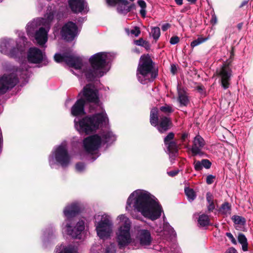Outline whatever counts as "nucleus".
Wrapping results in <instances>:
<instances>
[{
    "mask_svg": "<svg viewBox=\"0 0 253 253\" xmlns=\"http://www.w3.org/2000/svg\"><path fill=\"white\" fill-rule=\"evenodd\" d=\"M110 56V53L106 52H99L94 54L89 59L91 67L84 66L82 58L76 55L55 54L54 58L56 62H66L69 66L84 73L87 79L91 80L95 77L103 76L109 71L110 67L108 63Z\"/></svg>",
    "mask_w": 253,
    "mask_h": 253,
    "instance_id": "obj_1",
    "label": "nucleus"
},
{
    "mask_svg": "<svg viewBox=\"0 0 253 253\" xmlns=\"http://www.w3.org/2000/svg\"><path fill=\"white\" fill-rule=\"evenodd\" d=\"M133 208L152 220L159 218L162 211L157 199L149 192L142 190H135L127 199L126 210L130 211Z\"/></svg>",
    "mask_w": 253,
    "mask_h": 253,
    "instance_id": "obj_2",
    "label": "nucleus"
},
{
    "mask_svg": "<svg viewBox=\"0 0 253 253\" xmlns=\"http://www.w3.org/2000/svg\"><path fill=\"white\" fill-rule=\"evenodd\" d=\"M56 14L55 7L54 5L50 6L47 8L44 18L37 19L27 25V31L28 33H31L38 26L42 24L44 27H41L37 31L35 34V38L40 45L44 44L47 41V33L49 29V23L52 20Z\"/></svg>",
    "mask_w": 253,
    "mask_h": 253,
    "instance_id": "obj_3",
    "label": "nucleus"
},
{
    "mask_svg": "<svg viewBox=\"0 0 253 253\" xmlns=\"http://www.w3.org/2000/svg\"><path fill=\"white\" fill-rule=\"evenodd\" d=\"M80 208L76 203L67 206L64 210V214L67 218L65 232L74 238L80 239L81 234L84 229V222L83 220L78 221L73 218L79 212Z\"/></svg>",
    "mask_w": 253,
    "mask_h": 253,
    "instance_id": "obj_4",
    "label": "nucleus"
},
{
    "mask_svg": "<svg viewBox=\"0 0 253 253\" xmlns=\"http://www.w3.org/2000/svg\"><path fill=\"white\" fill-rule=\"evenodd\" d=\"M76 129L80 132L89 134L98 129L99 127L106 125L108 118L104 111L90 116H87L78 122L74 121Z\"/></svg>",
    "mask_w": 253,
    "mask_h": 253,
    "instance_id": "obj_5",
    "label": "nucleus"
},
{
    "mask_svg": "<svg viewBox=\"0 0 253 253\" xmlns=\"http://www.w3.org/2000/svg\"><path fill=\"white\" fill-rule=\"evenodd\" d=\"M116 137L110 130L103 131L99 134H95L85 138L83 141L84 150L88 153H96L102 144L112 143Z\"/></svg>",
    "mask_w": 253,
    "mask_h": 253,
    "instance_id": "obj_6",
    "label": "nucleus"
},
{
    "mask_svg": "<svg viewBox=\"0 0 253 253\" xmlns=\"http://www.w3.org/2000/svg\"><path fill=\"white\" fill-rule=\"evenodd\" d=\"M136 76L138 81L142 84L152 82L157 74L153 69L152 61L148 56H142L137 69Z\"/></svg>",
    "mask_w": 253,
    "mask_h": 253,
    "instance_id": "obj_7",
    "label": "nucleus"
},
{
    "mask_svg": "<svg viewBox=\"0 0 253 253\" xmlns=\"http://www.w3.org/2000/svg\"><path fill=\"white\" fill-rule=\"evenodd\" d=\"M22 66H25V69H16L15 73L13 71L10 74H5L0 78V94H3L8 90L13 88L18 83V75L21 78L24 80L27 79L29 76L28 68L26 67V63H23Z\"/></svg>",
    "mask_w": 253,
    "mask_h": 253,
    "instance_id": "obj_8",
    "label": "nucleus"
},
{
    "mask_svg": "<svg viewBox=\"0 0 253 253\" xmlns=\"http://www.w3.org/2000/svg\"><path fill=\"white\" fill-rule=\"evenodd\" d=\"M120 227L117 232V239L120 248L127 245L131 241L130 229L131 222L125 214L118 216Z\"/></svg>",
    "mask_w": 253,
    "mask_h": 253,
    "instance_id": "obj_9",
    "label": "nucleus"
},
{
    "mask_svg": "<svg viewBox=\"0 0 253 253\" xmlns=\"http://www.w3.org/2000/svg\"><path fill=\"white\" fill-rule=\"evenodd\" d=\"M25 38H21L20 40L22 42V44L19 45L17 44L16 47L13 48H11V46L14 44L13 40L3 39L0 43V51L2 53L7 54L11 57L22 59L25 57Z\"/></svg>",
    "mask_w": 253,
    "mask_h": 253,
    "instance_id": "obj_10",
    "label": "nucleus"
},
{
    "mask_svg": "<svg viewBox=\"0 0 253 253\" xmlns=\"http://www.w3.org/2000/svg\"><path fill=\"white\" fill-rule=\"evenodd\" d=\"M55 161L62 167H66L69 164L70 157L68 153L65 142L58 146L49 156V163L51 167L55 163Z\"/></svg>",
    "mask_w": 253,
    "mask_h": 253,
    "instance_id": "obj_11",
    "label": "nucleus"
},
{
    "mask_svg": "<svg viewBox=\"0 0 253 253\" xmlns=\"http://www.w3.org/2000/svg\"><path fill=\"white\" fill-rule=\"evenodd\" d=\"M95 219H100L96 224V230L97 235L102 239L109 238L112 232L113 224L110 217L105 214L101 216L98 215L95 216Z\"/></svg>",
    "mask_w": 253,
    "mask_h": 253,
    "instance_id": "obj_12",
    "label": "nucleus"
},
{
    "mask_svg": "<svg viewBox=\"0 0 253 253\" xmlns=\"http://www.w3.org/2000/svg\"><path fill=\"white\" fill-rule=\"evenodd\" d=\"M232 73V71L229 63H227L223 64L216 70V74L220 79L221 85L224 89H227L229 86Z\"/></svg>",
    "mask_w": 253,
    "mask_h": 253,
    "instance_id": "obj_13",
    "label": "nucleus"
},
{
    "mask_svg": "<svg viewBox=\"0 0 253 253\" xmlns=\"http://www.w3.org/2000/svg\"><path fill=\"white\" fill-rule=\"evenodd\" d=\"M83 95L87 101L93 103L95 107L101 108L99 103L97 91L95 89L94 85L88 84L84 87Z\"/></svg>",
    "mask_w": 253,
    "mask_h": 253,
    "instance_id": "obj_14",
    "label": "nucleus"
},
{
    "mask_svg": "<svg viewBox=\"0 0 253 253\" xmlns=\"http://www.w3.org/2000/svg\"><path fill=\"white\" fill-rule=\"evenodd\" d=\"M78 28L76 25L72 22H69L66 23L61 31L62 37L67 41H71L77 36Z\"/></svg>",
    "mask_w": 253,
    "mask_h": 253,
    "instance_id": "obj_15",
    "label": "nucleus"
},
{
    "mask_svg": "<svg viewBox=\"0 0 253 253\" xmlns=\"http://www.w3.org/2000/svg\"><path fill=\"white\" fill-rule=\"evenodd\" d=\"M45 58V55L40 49L37 47H31L27 53V59L29 62L33 63H38Z\"/></svg>",
    "mask_w": 253,
    "mask_h": 253,
    "instance_id": "obj_16",
    "label": "nucleus"
},
{
    "mask_svg": "<svg viewBox=\"0 0 253 253\" xmlns=\"http://www.w3.org/2000/svg\"><path fill=\"white\" fill-rule=\"evenodd\" d=\"M68 2L72 11L75 13H86L88 11L84 0H69Z\"/></svg>",
    "mask_w": 253,
    "mask_h": 253,
    "instance_id": "obj_17",
    "label": "nucleus"
},
{
    "mask_svg": "<svg viewBox=\"0 0 253 253\" xmlns=\"http://www.w3.org/2000/svg\"><path fill=\"white\" fill-rule=\"evenodd\" d=\"M106 1L110 6L117 5V10L120 13H126L130 11V8L127 6L128 2L126 0H106Z\"/></svg>",
    "mask_w": 253,
    "mask_h": 253,
    "instance_id": "obj_18",
    "label": "nucleus"
},
{
    "mask_svg": "<svg viewBox=\"0 0 253 253\" xmlns=\"http://www.w3.org/2000/svg\"><path fill=\"white\" fill-rule=\"evenodd\" d=\"M205 145V142L204 139L200 135L196 136L193 141L191 151L193 155H202L203 153L202 150Z\"/></svg>",
    "mask_w": 253,
    "mask_h": 253,
    "instance_id": "obj_19",
    "label": "nucleus"
},
{
    "mask_svg": "<svg viewBox=\"0 0 253 253\" xmlns=\"http://www.w3.org/2000/svg\"><path fill=\"white\" fill-rule=\"evenodd\" d=\"M85 101L83 99H79L71 109V114L74 116L84 115Z\"/></svg>",
    "mask_w": 253,
    "mask_h": 253,
    "instance_id": "obj_20",
    "label": "nucleus"
},
{
    "mask_svg": "<svg viewBox=\"0 0 253 253\" xmlns=\"http://www.w3.org/2000/svg\"><path fill=\"white\" fill-rule=\"evenodd\" d=\"M138 238L142 246L149 245L152 241L150 233L147 230H140L138 233Z\"/></svg>",
    "mask_w": 253,
    "mask_h": 253,
    "instance_id": "obj_21",
    "label": "nucleus"
},
{
    "mask_svg": "<svg viewBox=\"0 0 253 253\" xmlns=\"http://www.w3.org/2000/svg\"><path fill=\"white\" fill-rule=\"evenodd\" d=\"M171 122L167 117H160L159 122L157 123V127L159 132L163 133L169 128Z\"/></svg>",
    "mask_w": 253,
    "mask_h": 253,
    "instance_id": "obj_22",
    "label": "nucleus"
},
{
    "mask_svg": "<svg viewBox=\"0 0 253 253\" xmlns=\"http://www.w3.org/2000/svg\"><path fill=\"white\" fill-rule=\"evenodd\" d=\"M178 98L177 100L180 106H186L189 103V99L187 93L183 88H177Z\"/></svg>",
    "mask_w": 253,
    "mask_h": 253,
    "instance_id": "obj_23",
    "label": "nucleus"
},
{
    "mask_svg": "<svg viewBox=\"0 0 253 253\" xmlns=\"http://www.w3.org/2000/svg\"><path fill=\"white\" fill-rule=\"evenodd\" d=\"M167 146L168 150L169 153L170 157H175L176 156V154L178 152V147L176 143L174 142H170Z\"/></svg>",
    "mask_w": 253,
    "mask_h": 253,
    "instance_id": "obj_24",
    "label": "nucleus"
},
{
    "mask_svg": "<svg viewBox=\"0 0 253 253\" xmlns=\"http://www.w3.org/2000/svg\"><path fill=\"white\" fill-rule=\"evenodd\" d=\"M150 121L152 126H156L158 122V110L157 108H153L151 110Z\"/></svg>",
    "mask_w": 253,
    "mask_h": 253,
    "instance_id": "obj_25",
    "label": "nucleus"
},
{
    "mask_svg": "<svg viewBox=\"0 0 253 253\" xmlns=\"http://www.w3.org/2000/svg\"><path fill=\"white\" fill-rule=\"evenodd\" d=\"M198 221L201 226H207L210 224L209 217L207 215L205 214L200 215Z\"/></svg>",
    "mask_w": 253,
    "mask_h": 253,
    "instance_id": "obj_26",
    "label": "nucleus"
},
{
    "mask_svg": "<svg viewBox=\"0 0 253 253\" xmlns=\"http://www.w3.org/2000/svg\"><path fill=\"white\" fill-rule=\"evenodd\" d=\"M60 248H62V250L59 252H58V249H57L56 252L57 253H78L76 247L70 246L68 247L64 248V247L61 246Z\"/></svg>",
    "mask_w": 253,
    "mask_h": 253,
    "instance_id": "obj_27",
    "label": "nucleus"
},
{
    "mask_svg": "<svg viewBox=\"0 0 253 253\" xmlns=\"http://www.w3.org/2000/svg\"><path fill=\"white\" fill-rule=\"evenodd\" d=\"M185 193L188 199L190 201H193L196 198L195 193L191 188H186L185 189Z\"/></svg>",
    "mask_w": 253,
    "mask_h": 253,
    "instance_id": "obj_28",
    "label": "nucleus"
},
{
    "mask_svg": "<svg viewBox=\"0 0 253 253\" xmlns=\"http://www.w3.org/2000/svg\"><path fill=\"white\" fill-rule=\"evenodd\" d=\"M232 219L236 224L243 225L246 223V220L245 218L239 215L233 216Z\"/></svg>",
    "mask_w": 253,
    "mask_h": 253,
    "instance_id": "obj_29",
    "label": "nucleus"
},
{
    "mask_svg": "<svg viewBox=\"0 0 253 253\" xmlns=\"http://www.w3.org/2000/svg\"><path fill=\"white\" fill-rule=\"evenodd\" d=\"M160 29L159 27H155L152 28L150 35H152L154 39L155 40H158L160 36Z\"/></svg>",
    "mask_w": 253,
    "mask_h": 253,
    "instance_id": "obj_30",
    "label": "nucleus"
},
{
    "mask_svg": "<svg viewBox=\"0 0 253 253\" xmlns=\"http://www.w3.org/2000/svg\"><path fill=\"white\" fill-rule=\"evenodd\" d=\"M208 39V38H204L203 37H199L197 40L193 41L191 43V46L192 47H194L202 43L206 42Z\"/></svg>",
    "mask_w": 253,
    "mask_h": 253,
    "instance_id": "obj_31",
    "label": "nucleus"
},
{
    "mask_svg": "<svg viewBox=\"0 0 253 253\" xmlns=\"http://www.w3.org/2000/svg\"><path fill=\"white\" fill-rule=\"evenodd\" d=\"M116 247L114 243H111L106 247L104 253H115Z\"/></svg>",
    "mask_w": 253,
    "mask_h": 253,
    "instance_id": "obj_32",
    "label": "nucleus"
},
{
    "mask_svg": "<svg viewBox=\"0 0 253 253\" xmlns=\"http://www.w3.org/2000/svg\"><path fill=\"white\" fill-rule=\"evenodd\" d=\"M166 231L168 232L170 236H175V234L173 229L168 223H166L164 225V232Z\"/></svg>",
    "mask_w": 253,
    "mask_h": 253,
    "instance_id": "obj_33",
    "label": "nucleus"
},
{
    "mask_svg": "<svg viewBox=\"0 0 253 253\" xmlns=\"http://www.w3.org/2000/svg\"><path fill=\"white\" fill-rule=\"evenodd\" d=\"M173 137L174 134L172 132L169 133L164 139L165 145H168L169 142H172L171 140L173 139Z\"/></svg>",
    "mask_w": 253,
    "mask_h": 253,
    "instance_id": "obj_34",
    "label": "nucleus"
},
{
    "mask_svg": "<svg viewBox=\"0 0 253 253\" xmlns=\"http://www.w3.org/2000/svg\"><path fill=\"white\" fill-rule=\"evenodd\" d=\"M221 211L226 214L227 213H229V211H230V206H229L228 203H225L221 207Z\"/></svg>",
    "mask_w": 253,
    "mask_h": 253,
    "instance_id": "obj_35",
    "label": "nucleus"
},
{
    "mask_svg": "<svg viewBox=\"0 0 253 253\" xmlns=\"http://www.w3.org/2000/svg\"><path fill=\"white\" fill-rule=\"evenodd\" d=\"M201 163L203 166V168L206 169H209L211 166V163L209 160L207 159H203L201 161Z\"/></svg>",
    "mask_w": 253,
    "mask_h": 253,
    "instance_id": "obj_36",
    "label": "nucleus"
},
{
    "mask_svg": "<svg viewBox=\"0 0 253 253\" xmlns=\"http://www.w3.org/2000/svg\"><path fill=\"white\" fill-rule=\"evenodd\" d=\"M160 110L161 111L166 113H171L172 111L171 107L169 105L162 106L160 108Z\"/></svg>",
    "mask_w": 253,
    "mask_h": 253,
    "instance_id": "obj_37",
    "label": "nucleus"
},
{
    "mask_svg": "<svg viewBox=\"0 0 253 253\" xmlns=\"http://www.w3.org/2000/svg\"><path fill=\"white\" fill-rule=\"evenodd\" d=\"M238 241L240 244L246 243L247 242V239L245 236L241 233L239 234L238 237Z\"/></svg>",
    "mask_w": 253,
    "mask_h": 253,
    "instance_id": "obj_38",
    "label": "nucleus"
},
{
    "mask_svg": "<svg viewBox=\"0 0 253 253\" xmlns=\"http://www.w3.org/2000/svg\"><path fill=\"white\" fill-rule=\"evenodd\" d=\"M194 168L196 170L199 171L203 169V166L201 163V161H195L194 163Z\"/></svg>",
    "mask_w": 253,
    "mask_h": 253,
    "instance_id": "obj_39",
    "label": "nucleus"
},
{
    "mask_svg": "<svg viewBox=\"0 0 253 253\" xmlns=\"http://www.w3.org/2000/svg\"><path fill=\"white\" fill-rule=\"evenodd\" d=\"M76 170L79 172L83 171L85 169V166L83 163H78L76 165Z\"/></svg>",
    "mask_w": 253,
    "mask_h": 253,
    "instance_id": "obj_40",
    "label": "nucleus"
},
{
    "mask_svg": "<svg viewBox=\"0 0 253 253\" xmlns=\"http://www.w3.org/2000/svg\"><path fill=\"white\" fill-rule=\"evenodd\" d=\"M130 33L135 35V37H137L140 34V31L138 27H136L134 29L131 30Z\"/></svg>",
    "mask_w": 253,
    "mask_h": 253,
    "instance_id": "obj_41",
    "label": "nucleus"
},
{
    "mask_svg": "<svg viewBox=\"0 0 253 253\" xmlns=\"http://www.w3.org/2000/svg\"><path fill=\"white\" fill-rule=\"evenodd\" d=\"M215 176L212 175H209L207 177L206 182L208 184H211L213 182Z\"/></svg>",
    "mask_w": 253,
    "mask_h": 253,
    "instance_id": "obj_42",
    "label": "nucleus"
},
{
    "mask_svg": "<svg viewBox=\"0 0 253 253\" xmlns=\"http://www.w3.org/2000/svg\"><path fill=\"white\" fill-rule=\"evenodd\" d=\"M134 43L137 45L144 46L146 43V41H144L142 39H140L138 40L134 41Z\"/></svg>",
    "mask_w": 253,
    "mask_h": 253,
    "instance_id": "obj_43",
    "label": "nucleus"
},
{
    "mask_svg": "<svg viewBox=\"0 0 253 253\" xmlns=\"http://www.w3.org/2000/svg\"><path fill=\"white\" fill-rule=\"evenodd\" d=\"M179 41V38L177 36L172 37L170 38V43L174 44L178 43Z\"/></svg>",
    "mask_w": 253,
    "mask_h": 253,
    "instance_id": "obj_44",
    "label": "nucleus"
},
{
    "mask_svg": "<svg viewBox=\"0 0 253 253\" xmlns=\"http://www.w3.org/2000/svg\"><path fill=\"white\" fill-rule=\"evenodd\" d=\"M138 4L141 7V8H146V3L143 0H138L137 1Z\"/></svg>",
    "mask_w": 253,
    "mask_h": 253,
    "instance_id": "obj_45",
    "label": "nucleus"
},
{
    "mask_svg": "<svg viewBox=\"0 0 253 253\" xmlns=\"http://www.w3.org/2000/svg\"><path fill=\"white\" fill-rule=\"evenodd\" d=\"M207 200L208 203L213 202V198L210 193H207L206 195Z\"/></svg>",
    "mask_w": 253,
    "mask_h": 253,
    "instance_id": "obj_46",
    "label": "nucleus"
},
{
    "mask_svg": "<svg viewBox=\"0 0 253 253\" xmlns=\"http://www.w3.org/2000/svg\"><path fill=\"white\" fill-rule=\"evenodd\" d=\"M178 172H179V170H171V171H168L167 172V173L168 174V175L169 176L173 177V176H174L176 175H177Z\"/></svg>",
    "mask_w": 253,
    "mask_h": 253,
    "instance_id": "obj_47",
    "label": "nucleus"
},
{
    "mask_svg": "<svg viewBox=\"0 0 253 253\" xmlns=\"http://www.w3.org/2000/svg\"><path fill=\"white\" fill-rule=\"evenodd\" d=\"M208 209L209 211H212L214 209V205L213 202L208 203Z\"/></svg>",
    "mask_w": 253,
    "mask_h": 253,
    "instance_id": "obj_48",
    "label": "nucleus"
},
{
    "mask_svg": "<svg viewBox=\"0 0 253 253\" xmlns=\"http://www.w3.org/2000/svg\"><path fill=\"white\" fill-rule=\"evenodd\" d=\"M170 71L172 73V74H175L176 72H177V67L176 66L174 65V64H172L171 65V69H170Z\"/></svg>",
    "mask_w": 253,
    "mask_h": 253,
    "instance_id": "obj_49",
    "label": "nucleus"
},
{
    "mask_svg": "<svg viewBox=\"0 0 253 253\" xmlns=\"http://www.w3.org/2000/svg\"><path fill=\"white\" fill-rule=\"evenodd\" d=\"M170 27V25L168 23L164 24L162 27V29L163 31H167Z\"/></svg>",
    "mask_w": 253,
    "mask_h": 253,
    "instance_id": "obj_50",
    "label": "nucleus"
},
{
    "mask_svg": "<svg viewBox=\"0 0 253 253\" xmlns=\"http://www.w3.org/2000/svg\"><path fill=\"white\" fill-rule=\"evenodd\" d=\"M140 13L143 17H145L146 14V8H141Z\"/></svg>",
    "mask_w": 253,
    "mask_h": 253,
    "instance_id": "obj_51",
    "label": "nucleus"
},
{
    "mask_svg": "<svg viewBox=\"0 0 253 253\" xmlns=\"http://www.w3.org/2000/svg\"><path fill=\"white\" fill-rule=\"evenodd\" d=\"M242 244V250L244 251H247L248 250V243H243Z\"/></svg>",
    "mask_w": 253,
    "mask_h": 253,
    "instance_id": "obj_52",
    "label": "nucleus"
},
{
    "mask_svg": "<svg viewBox=\"0 0 253 253\" xmlns=\"http://www.w3.org/2000/svg\"><path fill=\"white\" fill-rule=\"evenodd\" d=\"M226 253H238L237 251L233 248H231L228 250Z\"/></svg>",
    "mask_w": 253,
    "mask_h": 253,
    "instance_id": "obj_53",
    "label": "nucleus"
},
{
    "mask_svg": "<svg viewBox=\"0 0 253 253\" xmlns=\"http://www.w3.org/2000/svg\"><path fill=\"white\" fill-rule=\"evenodd\" d=\"M226 235L229 238L230 240H231L234 238L233 235L229 232H227L226 233Z\"/></svg>",
    "mask_w": 253,
    "mask_h": 253,
    "instance_id": "obj_54",
    "label": "nucleus"
},
{
    "mask_svg": "<svg viewBox=\"0 0 253 253\" xmlns=\"http://www.w3.org/2000/svg\"><path fill=\"white\" fill-rule=\"evenodd\" d=\"M95 248H98V249H100V247H99V246H96L92 247V248L91 249V252L92 253H96L95 252V249H94Z\"/></svg>",
    "mask_w": 253,
    "mask_h": 253,
    "instance_id": "obj_55",
    "label": "nucleus"
},
{
    "mask_svg": "<svg viewBox=\"0 0 253 253\" xmlns=\"http://www.w3.org/2000/svg\"><path fill=\"white\" fill-rule=\"evenodd\" d=\"M187 136H188L187 134H186V133L183 134L182 135V137H181L182 140L184 141L186 139V138L187 137Z\"/></svg>",
    "mask_w": 253,
    "mask_h": 253,
    "instance_id": "obj_56",
    "label": "nucleus"
},
{
    "mask_svg": "<svg viewBox=\"0 0 253 253\" xmlns=\"http://www.w3.org/2000/svg\"><path fill=\"white\" fill-rule=\"evenodd\" d=\"M175 1L178 5H181L182 4L183 0H175Z\"/></svg>",
    "mask_w": 253,
    "mask_h": 253,
    "instance_id": "obj_57",
    "label": "nucleus"
},
{
    "mask_svg": "<svg viewBox=\"0 0 253 253\" xmlns=\"http://www.w3.org/2000/svg\"><path fill=\"white\" fill-rule=\"evenodd\" d=\"M231 240V242H232L233 244H235H235H237L236 241L235 239L234 238V237L232 239H231V240Z\"/></svg>",
    "mask_w": 253,
    "mask_h": 253,
    "instance_id": "obj_58",
    "label": "nucleus"
},
{
    "mask_svg": "<svg viewBox=\"0 0 253 253\" xmlns=\"http://www.w3.org/2000/svg\"><path fill=\"white\" fill-rule=\"evenodd\" d=\"M247 1H244L242 2V4L240 5V7H243L244 5H246L247 3Z\"/></svg>",
    "mask_w": 253,
    "mask_h": 253,
    "instance_id": "obj_59",
    "label": "nucleus"
},
{
    "mask_svg": "<svg viewBox=\"0 0 253 253\" xmlns=\"http://www.w3.org/2000/svg\"><path fill=\"white\" fill-rule=\"evenodd\" d=\"M187 0L191 3H194L197 0Z\"/></svg>",
    "mask_w": 253,
    "mask_h": 253,
    "instance_id": "obj_60",
    "label": "nucleus"
},
{
    "mask_svg": "<svg viewBox=\"0 0 253 253\" xmlns=\"http://www.w3.org/2000/svg\"><path fill=\"white\" fill-rule=\"evenodd\" d=\"M242 23H240L238 25V28L239 30H240L241 28H242Z\"/></svg>",
    "mask_w": 253,
    "mask_h": 253,
    "instance_id": "obj_61",
    "label": "nucleus"
},
{
    "mask_svg": "<svg viewBox=\"0 0 253 253\" xmlns=\"http://www.w3.org/2000/svg\"><path fill=\"white\" fill-rule=\"evenodd\" d=\"M212 20H214V23H215L216 22V18L215 16L214 17H213V16H212Z\"/></svg>",
    "mask_w": 253,
    "mask_h": 253,
    "instance_id": "obj_62",
    "label": "nucleus"
},
{
    "mask_svg": "<svg viewBox=\"0 0 253 253\" xmlns=\"http://www.w3.org/2000/svg\"><path fill=\"white\" fill-rule=\"evenodd\" d=\"M94 107H92V106H90V111L91 110H94Z\"/></svg>",
    "mask_w": 253,
    "mask_h": 253,
    "instance_id": "obj_63",
    "label": "nucleus"
},
{
    "mask_svg": "<svg viewBox=\"0 0 253 253\" xmlns=\"http://www.w3.org/2000/svg\"><path fill=\"white\" fill-rule=\"evenodd\" d=\"M2 107L0 105V113L2 112Z\"/></svg>",
    "mask_w": 253,
    "mask_h": 253,
    "instance_id": "obj_64",
    "label": "nucleus"
}]
</instances>
